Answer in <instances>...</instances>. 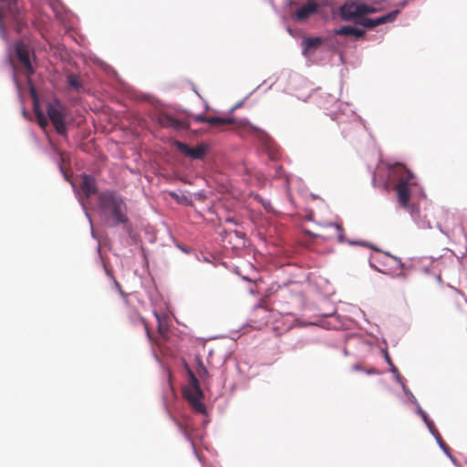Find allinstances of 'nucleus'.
I'll return each instance as SVG.
<instances>
[{"mask_svg": "<svg viewBox=\"0 0 467 467\" xmlns=\"http://www.w3.org/2000/svg\"><path fill=\"white\" fill-rule=\"evenodd\" d=\"M129 320L133 325H143L146 334L148 337H150V328L144 320V318L140 315V313L136 309H130L129 311Z\"/></svg>", "mask_w": 467, "mask_h": 467, "instance_id": "obj_15", "label": "nucleus"}, {"mask_svg": "<svg viewBox=\"0 0 467 467\" xmlns=\"http://www.w3.org/2000/svg\"><path fill=\"white\" fill-rule=\"evenodd\" d=\"M156 317L158 318V320L160 321V317L158 314H155Z\"/></svg>", "mask_w": 467, "mask_h": 467, "instance_id": "obj_28", "label": "nucleus"}, {"mask_svg": "<svg viewBox=\"0 0 467 467\" xmlns=\"http://www.w3.org/2000/svg\"><path fill=\"white\" fill-rule=\"evenodd\" d=\"M67 81L69 87L74 90L78 91L82 88L80 78L75 74H68L67 77Z\"/></svg>", "mask_w": 467, "mask_h": 467, "instance_id": "obj_16", "label": "nucleus"}, {"mask_svg": "<svg viewBox=\"0 0 467 467\" xmlns=\"http://www.w3.org/2000/svg\"><path fill=\"white\" fill-rule=\"evenodd\" d=\"M16 53L19 62L25 68L26 75H32L34 73V68L31 65L28 47L23 42H17L16 45Z\"/></svg>", "mask_w": 467, "mask_h": 467, "instance_id": "obj_7", "label": "nucleus"}, {"mask_svg": "<svg viewBox=\"0 0 467 467\" xmlns=\"http://www.w3.org/2000/svg\"><path fill=\"white\" fill-rule=\"evenodd\" d=\"M323 43L321 37H306L302 41L303 54L308 56L314 53Z\"/></svg>", "mask_w": 467, "mask_h": 467, "instance_id": "obj_13", "label": "nucleus"}, {"mask_svg": "<svg viewBox=\"0 0 467 467\" xmlns=\"http://www.w3.org/2000/svg\"><path fill=\"white\" fill-rule=\"evenodd\" d=\"M192 118L196 122H201V123L205 122L212 126L223 125V124H235L236 123L239 126L248 128V130L254 132L256 137L258 139H260L261 140L265 141L266 140H268V135L264 130L250 124L245 119L237 121L234 118L205 117L203 115H192Z\"/></svg>", "mask_w": 467, "mask_h": 467, "instance_id": "obj_3", "label": "nucleus"}, {"mask_svg": "<svg viewBox=\"0 0 467 467\" xmlns=\"http://www.w3.org/2000/svg\"><path fill=\"white\" fill-rule=\"evenodd\" d=\"M159 331H160L161 334L163 333V332H162V327H161V324L159 325Z\"/></svg>", "mask_w": 467, "mask_h": 467, "instance_id": "obj_26", "label": "nucleus"}, {"mask_svg": "<svg viewBox=\"0 0 467 467\" xmlns=\"http://www.w3.org/2000/svg\"><path fill=\"white\" fill-rule=\"evenodd\" d=\"M419 412L420 414L421 415L423 420L426 422V424L428 425V427L431 430L432 429V426H433V422L430 421L429 419H428V416L426 415V413L421 410L420 409L419 410Z\"/></svg>", "mask_w": 467, "mask_h": 467, "instance_id": "obj_19", "label": "nucleus"}, {"mask_svg": "<svg viewBox=\"0 0 467 467\" xmlns=\"http://www.w3.org/2000/svg\"><path fill=\"white\" fill-rule=\"evenodd\" d=\"M389 176L395 182V191L400 205L407 209L409 207L411 187L417 185V178L404 164L395 162L389 164Z\"/></svg>", "mask_w": 467, "mask_h": 467, "instance_id": "obj_1", "label": "nucleus"}, {"mask_svg": "<svg viewBox=\"0 0 467 467\" xmlns=\"http://www.w3.org/2000/svg\"><path fill=\"white\" fill-rule=\"evenodd\" d=\"M378 11L377 8L367 5L362 3H346L340 7V16L343 20H351L355 17H360L366 14H373Z\"/></svg>", "mask_w": 467, "mask_h": 467, "instance_id": "obj_6", "label": "nucleus"}, {"mask_svg": "<svg viewBox=\"0 0 467 467\" xmlns=\"http://www.w3.org/2000/svg\"><path fill=\"white\" fill-rule=\"evenodd\" d=\"M267 311L265 308L264 307H257L254 312V317H257V316H260L261 314H266Z\"/></svg>", "mask_w": 467, "mask_h": 467, "instance_id": "obj_20", "label": "nucleus"}, {"mask_svg": "<svg viewBox=\"0 0 467 467\" xmlns=\"http://www.w3.org/2000/svg\"><path fill=\"white\" fill-rule=\"evenodd\" d=\"M190 382L189 386L184 389L183 394L192 410L200 414L206 412V407L202 402L203 398L202 390L200 388L199 382L195 375L190 370Z\"/></svg>", "mask_w": 467, "mask_h": 467, "instance_id": "obj_4", "label": "nucleus"}, {"mask_svg": "<svg viewBox=\"0 0 467 467\" xmlns=\"http://www.w3.org/2000/svg\"><path fill=\"white\" fill-rule=\"evenodd\" d=\"M336 35L350 36L355 38H360L365 35V30L351 26H345L335 31Z\"/></svg>", "mask_w": 467, "mask_h": 467, "instance_id": "obj_14", "label": "nucleus"}, {"mask_svg": "<svg viewBox=\"0 0 467 467\" xmlns=\"http://www.w3.org/2000/svg\"><path fill=\"white\" fill-rule=\"evenodd\" d=\"M115 285L117 286L118 290L119 291V293L121 294L122 296L126 297L127 295L123 292L122 288H121V285H119V283L118 281L115 280Z\"/></svg>", "mask_w": 467, "mask_h": 467, "instance_id": "obj_21", "label": "nucleus"}, {"mask_svg": "<svg viewBox=\"0 0 467 467\" xmlns=\"http://www.w3.org/2000/svg\"><path fill=\"white\" fill-rule=\"evenodd\" d=\"M199 369H198V375L201 379H205L208 376V370L206 368L202 365V361L199 360Z\"/></svg>", "mask_w": 467, "mask_h": 467, "instance_id": "obj_18", "label": "nucleus"}, {"mask_svg": "<svg viewBox=\"0 0 467 467\" xmlns=\"http://www.w3.org/2000/svg\"><path fill=\"white\" fill-rule=\"evenodd\" d=\"M173 422L176 424L180 431L186 437L187 440H191L190 431L188 430V425L182 421L177 420L175 418H172Z\"/></svg>", "mask_w": 467, "mask_h": 467, "instance_id": "obj_17", "label": "nucleus"}, {"mask_svg": "<svg viewBox=\"0 0 467 467\" xmlns=\"http://www.w3.org/2000/svg\"><path fill=\"white\" fill-rule=\"evenodd\" d=\"M399 14L400 10L396 9L378 18H364L361 21V25L368 28H373L379 25L394 21Z\"/></svg>", "mask_w": 467, "mask_h": 467, "instance_id": "obj_10", "label": "nucleus"}, {"mask_svg": "<svg viewBox=\"0 0 467 467\" xmlns=\"http://www.w3.org/2000/svg\"><path fill=\"white\" fill-rule=\"evenodd\" d=\"M389 367H390V371H391L393 374H399V370H398L397 367H396L394 364L389 365Z\"/></svg>", "mask_w": 467, "mask_h": 467, "instance_id": "obj_23", "label": "nucleus"}, {"mask_svg": "<svg viewBox=\"0 0 467 467\" xmlns=\"http://www.w3.org/2000/svg\"><path fill=\"white\" fill-rule=\"evenodd\" d=\"M79 187L87 198H89L97 192L96 181L90 175L83 174L81 176Z\"/></svg>", "mask_w": 467, "mask_h": 467, "instance_id": "obj_12", "label": "nucleus"}, {"mask_svg": "<svg viewBox=\"0 0 467 467\" xmlns=\"http://www.w3.org/2000/svg\"><path fill=\"white\" fill-rule=\"evenodd\" d=\"M40 125H44V122L46 123V120L42 121L41 117L38 115Z\"/></svg>", "mask_w": 467, "mask_h": 467, "instance_id": "obj_25", "label": "nucleus"}, {"mask_svg": "<svg viewBox=\"0 0 467 467\" xmlns=\"http://www.w3.org/2000/svg\"><path fill=\"white\" fill-rule=\"evenodd\" d=\"M283 171V170H282V167H279V168H278V174H279V175H280V173H281V171Z\"/></svg>", "mask_w": 467, "mask_h": 467, "instance_id": "obj_27", "label": "nucleus"}, {"mask_svg": "<svg viewBox=\"0 0 467 467\" xmlns=\"http://www.w3.org/2000/svg\"><path fill=\"white\" fill-rule=\"evenodd\" d=\"M286 182H288V180L286 179ZM287 195L289 198L291 197L290 191H289V185L287 184Z\"/></svg>", "mask_w": 467, "mask_h": 467, "instance_id": "obj_24", "label": "nucleus"}, {"mask_svg": "<svg viewBox=\"0 0 467 467\" xmlns=\"http://www.w3.org/2000/svg\"><path fill=\"white\" fill-rule=\"evenodd\" d=\"M158 123L163 128H171L175 130H184L189 127L185 120H181L167 113H161L157 117Z\"/></svg>", "mask_w": 467, "mask_h": 467, "instance_id": "obj_8", "label": "nucleus"}, {"mask_svg": "<svg viewBox=\"0 0 467 467\" xmlns=\"http://www.w3.org/2000/svg\"><path fill=\"white\" fill-rule=\"evenodd\" d=\"M47 116L53 123L57 132L60 135L66 134V108L58 100H54L47 104Z\"/></svg>", "mask_w": 467, "mask_h": 467, "instance_id": "obj_5", "label": "nucleus"}, {"mask_svg": "<svg viewBox=\"0 0 467 467\" xmlns=\"http://www.w3.org/2000/svg\"><path fill=\"white\" fill-rule=\"evenodd\" d=\"M319 5L315 1H309L299 7L295 13L296 19L305 21L318 11Z\"/></svg>", "mask_w": 467, "mask_h": 467, "instance_id": "obj_11", "label": "nucleus"}, {"mask_svg": "<svg viewBox=\"0 0 467 467\" xmlns=\"http://www.w3.org/2000/svg\"><path fill=\"white\" fill-rule=\"evenodd\" d=\"M177 148L182 154L193 160L202 159L207 151V147L203 144L192 148L183 142H177Z\"/></svg>", "mask_w": 467, "mask_h": 467, "instance_id": "obj_9", "label": "nucleus"}, {"mask_svg": "<svg viewBox=\"0 0 467 467\" xmlns=\"http://www.w3.org/2000/svg\"><path fill=\"white\" fill-rule=\"evenodd\" d=\"M98 201L99 208L111 215L112 225L129 223L127 205L119 195L113 192H103L99 193Z\"/></svg>", "mask_w": 467, "mask_h": 467, "instance_id": "obj_2", "label": "nucleus"}, {"mask_svg": "<svg viewBox=\"0 0 467 467\" xmlns=\"http://www.w3.org/2000/svg\"><path fill=\"white\" fill-rule=\"evenodd\" d=\"M384 356H385V359H386L387 363L389 365H392L393 362H392L391 358L389 357V353L387 351L385 352Z\"/></svg>", "mask_w": 467, "mask_h": 467, "instance_id": "obj_22", "label": "nucleus"}]
</instances>
